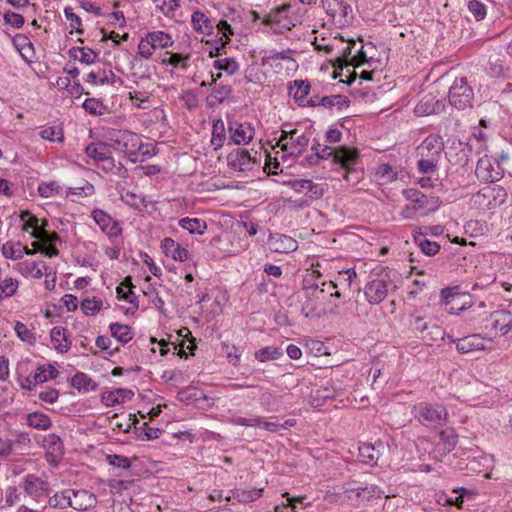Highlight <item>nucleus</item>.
<instances>
[{
    "label": "nucleus",
    "instance_id": "f257e3e1",
    "mask_svg": "<svg viewBox=\"0 0 512 512\" xmlns=\"http://www.w3.org/2000/svg\"><path fill=\"white\" fill-rule=\"evenodd\" d=\"M321 274L318 270H313L307 274L302 281V291L305 300L302 302L301 313L306 318L319 317L321 306L328 298L329 289L337 288V284L332 281L320 282Z\"/></svg>",
    "mask_w": 512,
    "mask_h": 512
},
{
    "label": "nucleus",
    "instance_id": "f03ea898",
    "mask_svg": "<svg viewBox=\"0 0 512 512\" xmlns=\"http://www.w3.org/2000/svg\"><path fill=\"white\" fill-rule=\"evenodd\" d=\"M117 135H112L109 138V147L123 152L131 159L132 162H143L145 159L155 155V146L152 142H143L137 133L131 130H116Z\"/></svg>",
    "mask_w": 512,
    "mask_h": 512
},
{
    "label": "nucleus",
    "instance_id": "7ed1b4c3",
    "mask_svg": "<svg viewBox=\"0 0 512 512\" xmlns=\"http://www.w3.org/2000/svg\"><path fill=\"white\" fill-rule=\"evenodd\" d=\"M359 161V151L356 148L341 145L335 148L331 164L335 166L332 171L342 175L349 183L357 184L362 178V171L355 166Z\"/></svg>",
    "mask_w": 512,
    "mask_h": 512
},
{
    "label": "nucleus",
    "instance_id": "20e7f679",
    "mask_svg": "<svg viewBox=\"0 0 512 512\" xmlns=\"http://www.w3.org/2000/svg\"><path fill=\"white\" fill-rule=\"evenodd\" d=\"M415 417L424 425L437 427L445 424L447 412L444 406L440 404L420 403L415 406Z\"/></svg>",
    "mask_w": 512,
    "mask_h": 512
},
{
    "label": "nucleus",
    "instance_id": "39448f33",
    "mask_svg": "<svg viewBox=\"0 0 512 512\" xmlns=\"http://www.w3.org/2000/svg\"><path fill=\"white\" fill-rule=\"evenodd\" d=\"M474 93L465 78L456 79L449 88L448 98L452 106L459 110L472 107Z\"/></svg>",
    "mask_w": 512,
    "mask_h": 512
},
{
    "label": "nucleus",
    "instance_id": "423d86ee",
    "mask_svg": "<svg viewBox=\"0 0 512 512\" xmlns=\"http://www.w3.org/2000/svg\"><path fill=\"white\" fill-rule=\"evenodd\" d=\"M227 165L233 171L247 173L258 167L259 162L248 150L237 148L227 155Z\"/></svg>",
    "mask_w": 512,
    "mask_h": 512
},
{
    "label": "nucleus",
    "instance_id": "0eeeda50",
    "mask_svg": "<svg viewBox=\"0 0 512 512\" xmlns=\"http://www.w3.org/2000/svg\"><path fill=\"white\" fill-rule=\"evenodd\" d=\"M283 134L280 136L278 145L282 150L291 155H301L309 144V138L303 133L297 135L298 130H280Z\"/></svg>",
    "mask_w": 512,
    "mask_h": 512
},
{
    "label": "nucleus",
    "instance_id": "6e6552de",
    "mask_svg": "<svg viewBox=\"0 0 512 512\" xmlns=\"http://www.w3.org/2000/svg\"><path fill=\"white\" fill-rule=\"evenodd\" d=\"M290 4H282L272 9L264 18L263 24L265 25H279L282 29L291 30L295 26L293 20L288 17V11L290 10Z\"/></svg>",
    "mask_w": 512,
    "mask_h": 512
},
{
    "label": "nucleus",
    "instance_id": "1a4fd4ad",
    "mask_svg": "<svg viewBox=\"0 0 512 512\" xmlns=\"http://www.w3.org/2000/svg\"><path fill=\"white\" fill-rule=\"evenodd\" d=\"M448 338L451 342L456 344V349L461 354H467L486 349V339L480 334H471L458 339H455L452 336H448Z\"/></svg>",
    "mask_w": 512,
    "mask_h": 512
},
{
    "label": "nucleus",
    "instance_id": "9d476101",
    "mask_svg": "<svg viewBox=\"0 0 512 512\" xmlns=\"http://www.w3.org/2000/svg\"><path fill=\"white\" fill-rule=\"evenodd\" d=\"M310 88V83L307 80H295L294 85L289 88V95L301 107H314L316 106L315 97L308 98Z\"/></svg>",
    "mask_w": 512,
    "mask_h": 512
},
{
    "label": "nucleus",
    "instance_id": "9b49d317",
    "mask_svg": "<svg viewBox=\"0 0 512 512\" xmlns=\"http://www.w3.org/2000/svg\"><path fill=\"white\" fill-rule=\"evenodd\" d=\"M364 293L370 304L377 305L387 297L388 283L383 279H374L366 284Z\"/></svg>",
    "mask_w": 512,
    "mask_h": 512
},
{
    "label": "nucleus",
    "instance_id": "f8f14e48",
    "mask_svg": "<svg viewBox=\"0 0 512 512\" xmlns=\"http://www.w3.org/2000/svg\"><path fill=\"white\" fill-rule=\"evenodd\" d=\"M70 499V507L78 511L87 510L97 502L95 495L84 489L73 490V495H70Z\"/></svg>",
    "mask_w": 512,
    "mask_h": 512
},
{
    "label": "nucleus",
    "instance_id": "ddd939ff",
    "mask_svg": "<svg viewBox=\"0 0 512 512\" xmlns=\"http://www.w3.org/2000/svg\"><path fill=\"white\" fill-rule=\"evenodd\" d=\"M322 6L326 13L333 19L339 18V22L345 19L349 12L352 11L351 6L342 0H322ZM346 22V20H344Z\"/></svg>",
    "mask_w": 512,
    "mask_h": 512
},
{
    "label": "nucleus",
    "instance_id": "4468645a",
    "mask_svg": "<svg viewBox=\"0 0 512 512\" xmlns=\"http://www.w3.org/2000/svg\"><path fill=\"white\" fill-rule=\"evenodd\" d=\"M269 247L277 253H289L297 249V242L292 237L276 234L269 239Z\"/></svg>",
    "mask_w": 512,
    "mask_h": 512
},
{
    "label": "nucleus",
    "instance_id": "2eb2a0df",
    "mask_svg": "<svg viewBox=\"0 0 512 512\" xmlns=\"http://www.w3.org/2000/svg\"><path fill=\"white\" fill-rule=\"evenodd\" d=\"M443 147V138L439 134H431L417 148V152L418 154L427 153L432 156L440 157Z\"/></svg>",
    "mask_w": 512,
    "mask_h": 512
},
{
    "label": "nucleus",
    "instance_id": "dca6fc26",
    "mask_svg": "<svg viewBox=\"0 0 512 512\" xmlns=\"http://www.w3.org/2000/svg\"><path fill=\"white\" fill-rule=\"evenodd\" d=\"M161 248L166 256H171L176 261L188 259V251L182 248L172 238L166 237L161 242Z\"/></svg>",
    "mask_w": 512,
    "mask_h": 512
},
{
    "label": "nucleus",
    "instance_id": "f3484780",
    "mask_svg": "<svg viewBox=\"0 0 512 512\" xmlns=\"http://www.w3.org/2000/svg\"><path fill=\"white\" fill-rule=\"evenodd\" d=\"M505 195V190L502 187H486L476 194L475 202L481 206H485L487 209H491L493 205L490 199L492 198L493 201H496L498 197H505Z\"/></svg>",
    "mask_w": 512,
    "mask_h": 512
},
{
    "label": "nucleus",
    "instance_id": "a211bd4d",
    "mask_svg": "<svg viewBox=\"0 0 512 512\" xmlns=\"http://www.w3.org/2000/svg\"><path fill=\"white\" fill-rule=\"evenodd\" d=\"M68 55L75 61L91 65L97 61L99 53L88 47H72L69 49Z\"/></svg>",
    "mask_w": 512,
    "mask_h": 512
},
{
    "label": "nucleus",
    "instance_id": "6ab92c4d",
    "mask_svg": "<svg viewBox=\"0 0 512 512\" xmlns=\"http://www.w3.org/2000/svg\"><path fill=\"white\" fill-rule=\"evenodd\" d=\"M107 146H109V142L92 143L86 147L85 152L90 158L98 161H107L113 165V159L109 155L110 152L107 150Z\"/></svg>",
    "mask_w": 512,
    "mask_h": 512
},
{
    "label": "nucleus",
    "instance_id": "aec40b11",
    "mask_svg": "<svg viewBox=\"0 0 512 512\" xmlns=\"http://www.w3.org/2000/svg\"><path fill=\"white\" fill-rule=\"evenodd\" d=\"M493 319V328L499 330L503 335L512 329L511 313L506 310L495 311L491 314Z\"/></svg>",
    "mask_w": 512,
    "mask_h": 512
},
{
    "label": "nucleus",
    "instance_id": "412c9836",
    "mask_svg": "<svg viewBox=\"0 0 512 512\" xmlns=\"http://www.w3.org/2000/svg\"><path fill=\"white\" fill-rule=\"evenodd\" d=\"M51 342L60 353H66L70 349L71 342L67 338V330L63 327H54L50 332Z\"/></svg>",
    "mask_w": 512,
    "mask_h": 512
},
{
    "label": "nucleus",
    "instance_id": "4be33fe9",
    "mask_svg": "<svg viewBox=\"0 0 512 512\" xmlns=\"http://www.w3.org/2000/svg\"><path fill=\"white\" fill-rule=\"evenodd\" d=\"M404 197L411 201L414 210L422 209L430 204L433 201L432 197H428L421 193L417 189L409 188L403 191Z\"/></svg>",
    "mask_w": 512,
    "mask_h": 512
},
{
    "label": "nucleus",
    "instance_id": "5701e85b",
    "mask_svg": "<svg viewBox=\"0 0 512 512\" xmlns=\"http://www.w3.org/2000/svg\"><path fill=\"white\" fill-rule=\"evenodd\" d=\"M316 106H322L328 109L337 107L338 110H342L344 107L349 106V100L342 95L324 96L322 98L315 97Z\"/></svg>",
    "mask_w": 512,
    "mask_h": 512
},
{
    "label": "nucleus",
    "instance_id": "b1692460",
    "mask_svg": "<svg viewBox=\"0 0 512 512\" xmlns=\"http://www.w3.org/2000/svg\"><path fill=\"white\" fill-rule=\"evenodd\" d=\"M192 26L195 31L203 34H211L213 25L211 20L201 11H195L191 18Z\"/></svg>",
    "mask_w": 512,
    "mask_h": 512
},
{
    "label": "nucleus",
    "instance_id": "393cba45",
    "mask_svg": "<svg viewBox=\"0 0 512 512\" xmlns=\"http://www.w3.org/2000/svg\"><path fill=\"white\" fill-rule=\"evenodd\" d=\"M42 268L46 269L44 262L25 261L18 264V270L25 276L40 279L43 276Z\"/></svg>",
    "mask_w": 512,
    "mask_h": 512
},
{
    "label": "nucleus",
    "instance_id": "a878e982",
    "mask_svg": "<svg viewBox=\"0 0 512 512\" xmlns=\"http://www.w3.org/2000/svg\"><path fill=\"white\" fill-rule=\"evenodd\" d=\"M179 226L191 234L202 235L207 229V223L199 218L185 217L179 220Z\"/></svg>",
    "mask_w": 512,
    "mask_h": 512
},
{
    "label": "nucleus",
    "instance_id": "bb28decb",
    "mask_svg": "<svg viewBox=\"0 0 512 512\" xmlns=\"http://www.w3.org/2000/svg\"><path fill=\"white\" fill-rule=\"evenodd\" d=\"M383 448V444L381 442L377 444L364 443L359 446V456L362 458V461L365 463L375 462L379 458V448Z\"/></svg>",
    "mask_w": 512,
    "mask_h": 512
},
{
    "label": "nucleus",
    "instance_id": "cd10ccee",
    "mask_svg": "<svg viewBox=\"0 0 512 512\" xmlns=\"http://www.w3.org/2000/svg\"><path fill=\"white\" fill-rule=\"evenodd\" d=\"M71 385L78 391L96 390L97 384L85 373L77 372L71 379Z\"/></svg>",
    "mask_w": 512,
    "mask_h": 512
},
{
    "label": "nucleus",
    "instance_id": "c85d7f7f",
    "mask_svg": "<svg viewBox=\"0 0 512 512\" xmlns=\"http://www.w3.org/2000/svg\"><path fill=\"white\" fill-rule=\"evenodd\" d=\"M231 92L232 88L230 85L216 86L212 93L208 95L207 102L212 107L220 105L228 98Z\"/></svg>",
    "mask_w": 512,
    "mask_h": 512
},
{
    "label": "nucleus",
    "instance_id": "c756f323",
    "mask_svg": "<svg viewBox=\"0 0 512 512\" xmlns=\"http://www.w3.org/2000/svg\"><path fill=\"white\" fill-rule=\"evenodd\" d=\"M111 335L119 342L126 344L133 338V332L130 326L120 323L110 325Z\"/></svg>",
    "mask_w": 512,
    "mask_h": 512
},
{
    "label": "nucleus",
    "instance_id": "7c9ffc66",
    "mask_svg": "<svg viewBox=\"0 0 512 512\" xmlns=\"http://www.w3.org/2000/svg\"><path fill=\"white\" fill-rule=\"evenodd\" d=\"M263 489L253 488L250 490L246 489H235L233 491V498L236 499L240 503H250L253 502L260 497H262Z\"/></svg>",
    "mask_w": 512,
    "mask_h": 512
},
{
    "label": "nucleus",
    "instance_id": "2f4dec72",
    "mask_svg": "<svg viewBox=\"0 0 512 512\" xmlns=\"http://www.w3.org/2000/svg\"><path fill=\"white\" fill-rule=\"evenodd\" d=\"M70 495H73V489H66L61 492L55 493L49 498V505L53 508L65 509L70 507L71 499Z\"/></svg>",
    "mask_w": 512,
    "mask_h": 512
},
{
    "label": "nucleus",
    "instance_id": "473e14b6",
    "mask_svg": "<svg viewBox=\"0 0 512 512\" xmlns=\"http://www.w3.org/2000/svg\"><path fill=\"white\" fill-rule=\"evenodd\" d=\"M147 37H148V39H150V43H152L154 45L155 49L169 48L174 43L171 36L168 33H165L163 31L149 32L147 34Z\"/></svg>",
    "mask_w": 512,
    "mask_h": 512
},
{
    "label": "nucleus",
    "instance_id": "72a5a7b5",
    "mask_svg": "<svg viewBox=\"0 0 512 512\" xmlns=\"http://www.w3.org/2000/svg\"><path fill=\"white\" fill-rule=\"evenodd\" d=\"M420 159L417 162L418 169L424 174L434 173L437 170V164L440 157L432 156L427 153L418 154Z\"/></svg>",
    "mask_w": 512,
    "mask_h": 512
},
{
    "label": "nucleus",
    "instance_id": "f704fd0d",
    "mask_svg": "<svg viewBox=\"0 0 512 512\" xmlns=\"http://www.w3.org/2000/svg\"><path fill=\"white\" fill-rule=\"evenodd\" d=\"M44 447L54 456H61L64 452V446L61 438L56 434H49L43 439Z\"/></svg>",
    "mask_w": 512,
    "mask_h": 512
},
{
    "label": "nucleus",
    "instance_id": "c9c22d12",
    "mask_svg": "<svg viewBox=\"0 0 512 512\" xmlns=\"http://www.w3.org/2000/svg\"><path fill=\"white\" fill-rule=\"evenodd\" d=\"M28 425L39 430H47L52 425L48 415L41 412H33L28 414Z\"/></svg>",
    "mask_w": 512,
    "mask_h": 512
},
{
    "label": "nucleus",
    "instance_id": "e433bc0d",
    "mask_svg": "<svg viewBox=\"0 0 512 512\" xmlns=\"http://www.w3.org/2000/svg\"><path fill=\"white\" fill-rule=\"evenodd\" d=\"M415 242L418 244L421 251L428 256H434L440 250V245L437 242L426 239L425 235L422 233L415 236Z\"/></svg>",
    "mask_w": 512,
    "mask_h": 512
},
{
    "label": "nucleus",
    "instance_id": "4c0bfd02",
    "mask_svg": "<svg viewBox=\"0 0 512 512\" xmlns=\"http://www.w3.org/2000/svg\"><path fill=\"white\" fill-rule=\"evenodd\" d=\"M165 55H168V58L162 59L163 65H170L173 67H180L182 69H187L188 62L190 60V55H182L180 53L166 52Z\"/></svg>",
    "mask_w": 512,
    "mask_h": 512
},
{
    "label": "nucleus",
    "instance_id": "58836bf2",
    "mask_svg": "<svg viewBox=\"0 0 512 512\" xmlns=\"http://www.w3.org/2000/svg\"><path fill=\"white\" fill-rule=\"evenodd\" d=\"M44 482L39 477L30 474L27 475L24 481V490L31 496H38L43 490Z\"/></svg>",
    "mask_w": 512,
    "mask_h": 512
},
{
    "label": "nucleus",
    "instance_id": "ea45409f",
    "mask_svg": "<svg viewBox=\"0 0 512 512\" xmlns=\"http://www.w3.org/2000/svg\"><path fill=\"white\" fill-rule=\"evenodd\" d=\"M307 185L306 198L310 200V202L322 198L327 190V184L314 183L313 181L308 180Z\"/></svg>",
    "mask_w": 512,
    "mask_h": 512
},
{
    "label": "nucleus",
    "instance_id": "a19ab883",
    "mask_svg": "<svg viewBox=\"0 0 512 512\" xmlns=\"http://www.w3.org/2000/svg\"><path fill=\"white\" fill-rule=\"evenodd\" d=\"M213 66L219 71L227 72L229 75H234L239 70V64L234 58H224L215 60Z\"/></svg>",
    "mask_w": 512,
    "mask_h": 512
},
{
    "label": "nucleus",
    "instance_id": "79ce46f5",
    "mask_svg": "<svg viewBox=\"0 0 512 512\" xmlns=\"http://www.w3.org/2000/svg\"><path fill=\"white\" fill-rule=\"evenodd\" d=\"M283 355V351L277 347H264L255 353V358L260 362L278 359Z\"/></svg>",
    "mask_w": 512,
    "mask_h": 512
},
{
    "label": "nucleus",
    "instance_id": "37998d69",
    "mask_svg": "<svg viewBox=\"0 0 512 512\" xmlns=\"http://www.w3.org/2000/svg\"><path fill=\"white\" fill-rule=\"evenodd\" d=\"M376 176L382 183H388L397 178V172L390 164L383 163L378 166Z\"/></svg>",
    "mask_w": 512,
    "mask_h": 512
},
{
    "label": "nucleus",
    "instance_id": "c03bdc74",
    "mask_svg": "<svg viewBox=\"0 0 512 512\" xmlns=\"http://www.w3.org/2000/svg\"><path fill=\"white\" fill-rule=\"evenodd\" d=\"M23 245L20 242H7L2 247V253L5 258L17 260L22 258Z\"/></svg>",
    "mask_w": 512,
    "mask_h": 512
},
{
    "label": "nucleus",
    "instance_id": "a18cd8bd",
    "mask_svg": "<svg viewBox=\"0 0 512 512\" xmlns=\"http://www.w3.org/2000/svg\"><path fill=\"white\" fill-rule=\"evenodd\" d=\"M103 302L101 298H86L81 302V309L85 315H95L102 308Z\"/></svg>",
    "mask_w": 512,
    "mask_h": 512
},
{
    "label": "nucleus",
    "instance_id": "49530a36",
    "mask_svg": "<svg viewBox=\"0 0 512 512\" xmlns=\"http://www.w3.org/2000/svg\"><path fill=\"white\" fill-rule=\"evenodd\" d=\"M18 288V281L11 277H7L0 281V301L3 297L13 296Z\"/></svg>",
    "mask_w": 512,
    "mask_h": 512
},
{
    "label": "nucleus",
    "instance_id": "de8ad7c7",
    "mask_svg": "<svg viewBox=\"0 0 512 512\" xmlns=\"http://www.w3.org/2000/svg\"><path fill=\"white\" fill-rule=\"evenodd\" d=\"M106 461L109 465L113 466L114 468L122 470H128L132 464L130 458L118 454L106 455Z\"/></svg>",
    "mask_w": 512,
    "mask_h": 512
},
{
    "label": "nucleus",
    "instance_id": "09e8293b",
    "mask_svg": "<svg viewBox=\"0 0 512 512\" xmlns=\"http://www.w3.org/2000/svg\"><path fill=\"white\" fill-rule=\"evenodd\" d=\"M311 150L317 152L320 160L333 159L335 155V148H332L327 144H321L316 139L313 140Z\"/></svg>",
    "mask_w": 512,
    "mask_h": 512
},
{
    "label": "nucleus",
    "instance_id": "8fccbe9b",
    "mask_svg": "<svg viewBox=\"0 0 512 512\" xmlns=\"http://www.w3.org/2000/svg\"><path fill=\"white\" fill-rule=\"evenodd\" d=\"M444 335L445 332L440 326L431 325L429 326V330H427L426 333L421 336V339L427 342L429 345H432L433 342H436L440 339L442 340Z\"/></svg>",
    "mask_w": 512,
    "mask_h": 512
},
{
    "label": "nucleus",
    "instance_id": "3c124183",
    "mask_svg": "<svg viewBox=\"0 0 512 512\" xmlns=\"http://www.w3.org/2000/svg\"><path fill=\"white\" fill-rule=\"evenodd\" d=\"M433 98L424 97L415 107L414 112L417 116H426L434 113Z\"/></svg>",
    "mask_w": 512,
    "mask_h": 512
},
{
    "label": "nucleus",
    "instance_id": "603ef678",
    "mask_svg": "<svg viewBox=\"0 0 512 512\" xmlns=\"http://www.w3.org/2000/svg\"><path fill=\"white\" fill-rule=\"evenodd\" d=\"M14 330L17 336L24 342L32 344L35 342L36 337L34 333L22 322H16Z\"/></svg>",
    "mask_w": 512,
    "mask_h": 512
},
{
    "label": "nucleus",
    "instance_id": "864d4df0",
    "mask_svg": "<svg viewBox=\"0 0 512 512\" xmlns=\"http://www.w3.org/2000/svg\"><path fill=\"white\" fill-rule=\"evenodd\" d=\"M217 29L223 36L220 37L217 43L221 42V46L225 47L230 42V36L234 34L233 29L226 20H220L217 24Z\"/></svg>",
    "mask_w": 512,
    "mask_h": 512
},
{
    "label": "nucleus",
    "instance_id": "5fc2aeb1",
    "mask_svg": "<svg viewBox=\"0 0 512 512\" xmlns=\"http://www.w3.org/2000/svg\"><path fill=\"white\" fill-rule=\"evenodd\" d=\"M229 131L232 132V130ZM248 131L249 133H247L246 130H233V134L230 136L229 139V144L233 143L236 145H240L242 143H249L253 139L254 135L252 133V130Z\"/></svg>",
    "mask_w": 512,
    "mask_h": 512
},
{
    "label": "nucleus",
    "instance_id": "6e6d98bb",
    "mask_svg": "<svg viewBox=\"0 0 512 512\" xmlns=\"http://www.w3.org/2000/svg\"><path fill=\"white\" fill-rule=\"evenodd\" d=\"M283 496H287V504L277 505L275 507V512H296V503H301L304 505V500L306 497H289L288 493H285Z\"/></svg>",
    "mask_w": 512,
    "mask_h": 512
},
{
    "label": "nucleus",
    "instance_id": "4d7b16f0",
    "mask_svg": "<svg viewBox=\"0 0 512 512\" xmlns=\"http://www.w3.org/2000/svg\"><path fill=\"white\" fill-rule=\"evenodd\" d=\"M64 15L70 22V27L75 29L78 34H83L84 30L81 28L82 21L81 18L76 15L73 11L72 7H65L64 8Z\"/></svg>",
    "mask_w": 512,
    "mask_h": 512
},
{
    "label": "nucleus",
    "instance_id": "13d9d810",
    "mask_svg": "<svg viewBox=\"0 0 512 512\" xmlns=\"http://www.w3.org/2000/svg\"><path fill=\"white\" fill-rule=\"evenodd\" d=\"M468 10L477 21L483 20L487 13L486 6L478 0H471L468 3Z\"/></svg>",
    "mask_w": 512,
    "mask_h": 512
},
{
    "label": "nucleus",
    "instance_id": "bf43d9fd",
    "mask_svg": "<svg viewBox=\"0 0 512 512\" xmlns=\"http://www.w3.org/2000/svg\"><path fill=\"white\" fill-rule=\"evenodd\" d=\"M61 187L54 181L50 183H41L38 186V193L40 196L48 198L54 194H59Z\"/></svg>",
    "mask_w": 512,
    "mask_h": 512
},
{
    "label": "nucleus",
    "instance_id": "052dcab7",
    "mask_svg": "<svg viewBox=\"0 0 512 512\" xmlns=\"http://www.w3.org/2000/svg\"><path fill=\"white\" fill-rule=\"evenodd\" d=\"M20 219L23 231H29L30 228L33 230L39 224V219L28 210L21 212Z\"/></svg>",
    "mask_w": 512,
    "mask_h": 512
},
{
    "label": "nucleus",
    "instance_id": "680f3d73",
    "mask_svg": "<svg viewBox=\"0 0 512 512\" xmlns=\"http://www.w3.org/2000/svg\"><path fill=\"white\" fill-rule=\"evenodd\" d=\"M93 219L101 228V230H106L108 226L112 223L113 219L103 210L96 209L92 212Z\"/></svg>",
    "mask_w": 512,
    "mask_h": 512
},
{
    "label": "nucleus",
    "instance_id": "e2e57ef3",
    "mask_svg": "<svg viewBox=\"0 0 512 512\" xmlns=\"http://www.w3.org/2000/svg\"><path fill=\"white\" fill-rule=\"evenodd\" d=\"M489 166L490 162L488 159H480L476 166V175L485 181L493 182L494 178L488 171Z\"/></svg>",
    "mask_w": 512,
    "mask_h": 512
},
{
    "label": "nucleus",
    "instance_id": "0e129e2a",
    "mask_svg": "<svg viewBox=\"0 0 512 512\" xmlns=\"http://www.w3.org/2000/svg\"><path fill=\"white\" fill-rule=\"evenodd\" d=\"M154 50L155 47L152 43H150V39H148L147 36L146 38L140 40L138 44V54L142 58L149 59L152 56Z\"/></svg>",
    "mask_w": 512,
    "mask_h": 512
},
{
    "label": "nucleus",
    "instance_id": "69168bd1",
    "mask_svg": "<svg viewBox=\"0 0 512 512\" xmlns=\"http://www.w3.org/2000/svg\"><path fill=\"white\" fill-rule=\"evenodd\" d=\"M439 437L441 441H443L444 444L446 445L448 451H451L452 449L455 448L457 444V435L454 433L453 430H442L439 433Z\"/></svg>",
    "mask_w": 512,
    "mask_h": 512
},
{
    "label": "nucleus",
    "instance_id": "338daca9",
    "mask_svg": "<svg viewBox=\"0 0 512 512\" xmlns=\"http://www.w3.org/2000/svg\"><path fill=\"white\" fill-rule=\"evenodd\" d=\"M3 18H4L5 23H7L15 28H20L24 24V17L21 14H18V13L12 12V11L5 12L3 15Z\"/></svg>",
    "mask_w": 512,
    "mask_h": 512
},
{
    "label": "nucleus",
    "instance_id": "774afa93",
    "mask_svg": "<svg viewBox=\"0 0 512 512\" xmlns=\"http://www.w3.org/2000/svg\"><path fill=\"white\" fill-rule=\"evenodd\" d=\"M39 135L42 139L51 142H63L64 139L63 130H41Z\"/></svg>",
    "mask_w": 512,
    "mask_h": 512
}]
</instances>
